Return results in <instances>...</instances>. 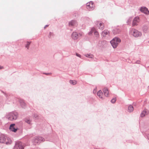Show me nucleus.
Instances as JSON below:
<instances>
[{
  "label": "nucleus",
  "instance_id": "aec40b11",
  "mask_svg": "<svg viewBox=\"0 0 149 149\" xmlns=\"http://www.w3.org/2000/svg\"><path fill=\"white\" fill-rule=\"evenodd\" d=\"M70 83L73 85H75L77 83V82L75 80H70Z\"/></svg>",
  "mask_w": 149,
  "mask_h": 149
},
{
  "label": "nucleus",
  "instance_id": "ddd939ff",
  "mask_svg": "<svg viewBox=\"0 0 149 149\" xmlns=\"http://www.w3.org/2000/svg\"><path fill=\"white\" fill-rule=\"evenodd\" d=\"M78 35L77 33L74 32L72 35V38L74 39H76L77 38Z\"/></svg>",
  "mask_w": 149,
  "mask_h": 149
},
{
  "label": "nucleus",
  "instance_id": "0eeeda50",
  "mask_svg": "<svg viewBox=\"0 0 149 149\" xmlns=\"http://www.w3.org/2000/svg\"><path fill=\"white\" fill-rule=\"evenodd\" d=\"M9 129L10 131L15 132L17 131V128L15 126V124H11L10 126Z\"/></svg>",
  "mask_w": 149,
  "mask_h": 149
},
{
  "label": "nucleus",
  "instance_id": "5701e85b",
  "mask_svg": "<svg viewBox=\"0 0 149 149\" xmlns=\"http://www.w3.org/2000/svg\"><path fill=\"white\" fill-rule=\"evenodd\" d=\"M116 98H113L111 100V102L112 103H114L116 101Z\"/></svg>",
  "mask_w": 149,
  "mask_h": 149
},
{
  "label": "nucleus",
  "instance_id": "f03ea898",
  "mask_svg": "<svg viewBox=\"0 0 149 149\" xmlns=\"http://www.w3.org/2000/svg\"><path fill=\"white\" fill-rule=\"evenodd\" d=\"M120 42V40L117 38H115L110 42L111 45L113 48H116L118 44Z\"/></svg>",
  "mask_w": 149,
  "mask_h": 149
},
{
  "label": "nucleus",
  "instance_id": "6e6552de",
  "mask_svg": "<svg viewBox=\"0 0 149 149\" xmlns=\"http://www.w3.org/2000/svg\"><path fill=\"white\" fill-rule=\"evenodd\" d=\"M139 19L138 17H136L135 18L133 21L132 26H134L137 25V23L139 22Z\"/></svg>",
  "mask_w": 149,
  "mask_h": 149
},
{
  "label": "nucleus",
  "instance_id": "7ed1b4c3",
  "mask_svg": "<svg viewBox=\"0 0 149 149\" xmlns=\"http://www.w3.org/2000/svg\"><path fill=\"white\" fill-rule=\"evenodd\" d=\"M130 34L132 35L135 37H138L141 36V33L138 31L137 30L132 29L130 31Z\"/></svg>",
  "mask_w": 149,
  "mask_h": 149
},
{
  "label": "nucleus",
  "instance_id": "4468645a",
  "mask_svg": "<svg viewBox=\"0 0 149 149\" xmlns=\"http://www.w3.org/2000/svg\"><path fill=\"white\" fill-rule=\"evenodd\" d=\"M147 114V111L146 110H144L141 114V116L142 117H144Z\"/></svg>",
  "mask_w": 149,
  "mask_h": 149
},
{
  "label": "nucleus",
  "instance_id": "9d476101",
  "mask_svg": "<svg viewBox=\"0 0 149 149\" xmlns=\"http://www.w3.org/2000/svg\"><path fill=\"white\" fill-rule=\"evenodd\" d=\"M97 26L101 30H103L104 28V24L101 22H98L97 24Z\"/></svg>",
  "mask_w": 149,
  "mask_h": 149
},
{
  "label": "nucleus",
  "instance_id": "cd10ccee",
  "mask_svg": "<svg viewBox=\"0 0 149 149\" xmlns=\"http://www.w3.org/2000/svg\"><path fill=\"white\" fill-rule=\"evenodd\" d=\"M76 55L77 56H78V57H81V56L79 54H78V53H76Z\"/></svg>",
  "mask_w": 149,
  "mask_h": 149
},
{
  "label": "nucleus",
  "instance_id": "a211bd4d",
  "mask_svg": "<svg viewBox=\"0 0 149 149\" xmlns=\"http://www.w3.org/2000/svg\"><path fill=\"white\" fill-rule=\"evenodd\" d=\"M128 110L130 112H131L132 111L134 110L133 107L131 105H130L128 107Z\"/></svg>",
  "mask_w": 149,
  "mask_h": 149
},
{
  "label": "nucleus",
  "instance_id": "b1692460",
  "mask_svg": "<svg viewBox=\"0 0 149 149\" xmlns=\"http://www.w3.org/2000/svg\"><path fill=\"white\" fill-rule=\"evenodd\" d=\"M94 32V34L95 36L96 37H97L98 36V33L95 30Z\"/></svg>",
  "mask_w": 149,
  "mask_h": 149
},
{
  "label": "nucleus",
  "instance_id": "f704fd0d",
  "mask_svg": "<svg viewBox=\"0 0 149 149\" xmlns=\"http://www.w3.org/2000/svg\"><path fill=\"white\" fill-rule=\"evenodd\" d=\"M139 61H138V63H139Z\"/></svg>",
  "mask_w": 149,
  "mask_h": 149
},
{
  "label": "nucleus",
  "instance_id": "2eb2a0df",
  "mask_svg": "<svg viewBox=\"0 0 149 149\" xmlns=\"http://www.w3.org/2000/svg\"><path fill=\"white\" fill-rule=\"evenodd\" d=\"M38 139V137H34L33 138L32 141L34 144H36V143L39 142Z\"/></svg>",
  "mask_w": 149,
  "mask_h": 149
},
{
  "label": "nucleus",
  "instance_id": "a878e982",
  "mask_svg": "<svg viewBox=\"0 0 149 149\" xmlns=\"http://www.w3.org/2000/svg\"><path fill=\"white\" fill-rule=\"evenodd\" d=\"M148 29V28L146 26L144 27L143 30L144 31L146 32Z\"/></svg>",
  "mask_w": 149,
  "mask_h": 149
},
{
  "label": "nucleus",
  "instance_id": "f3484780",
  "mask_svg": "<svg viewBox=\"0 0 149 149\" xmlns=\"http://www.w3.org/2000/svg\"><path fill=\"white\" fill-rule=\"evenodd\" d=\"M77 24L76 22L75 21H72L69 23L70 26H73Z\"/></svg>",
  "mask_w": 149,
  "mask_h": 149
},
{
  "label": "nucleus",
  "instance_id": "4be33fe9",
  "mask_svg": "<svg viewBox=\"0 0 149 149\" xmlns=\"http://www.w3.org/2000/svg\"><path fill=\"white\" fill-rule=\"evenodd\" d=\"M30 43H31L30 42H26V47L27 48V49H29V46Z\"/></svg>",
  "mask_w": 149,
  "mask_h": 149
},
{
  "label": "nucleus",
  "instance_id": "f257e3e1",
  "mask_svg": "<svg viewBox=\"0 0 149 149\" xmlns=\"http://www.w3.org/2000/svg\"><path fill=\"white\" fill-rule=\"evenodd\" d=\"M0 143H5L7 145L10 144L12 143L11 139L7 137L4 135H0Z\"/></svg>",
  "mask_w": 149,
  "mask_h": 149
},
{
  "label": "nucleus",
  "instance_id": "6ab92c4d",
  "mask_svg": "<svg viewBox=\"0 0 149 149\" xmlns=\"http://www.w3.org/2000/svg\"><path fill=\"white\" fill-rule=\"evenodd\" d=\"M38 138L39 142L45 141V139L41 137L38 136Z\"/></svg>",
  "mask_w": 149,
  "mask_h": 149
},
{
  "label": "nucleus",
  "instance_id": "f8f14e48",
  "mask_svg": "<svg viewBox=\"0 0 149 149\" xmlns=\"http://www.w3.org/2000/svg\"><path fill=\"white\" fill-rule=\"evenodd\" d=\"M97 95L101 99H103V94L102 91L100 90L98 91L97 93Z\"/></svg>",
  "mask_w": 149,
  "mask_h": 149
},
{
  "label": "nucleus",
  "instance_id": "c756f323",
  "mask_svg": "<svg viewBox=\"0 0 149 149\" xmlns=\"http://www.w3.org/2000/svg\"><path fill=\"white\" fill-rule=\"evenodd\" d=\"M44 74H46V75H50L51 74V73H44Z\"/></svg>",
  "mask_w": 149,
  "mask_h": 149
},
{
  "label": "nucleus",
  "instance_id": "20e7f679",
  "mask_svg": "<svg viewBox=\"0 0 149 149\" xmlns=\"http://www.w3.org/2000/svg\"><path fill=\"white\" fill-rule=\"evenodd\" d=\"M17 114L16 113L11 112L8 113L7 118L9 120H16L17 118Z\"/></svg>",
  "mask_w": 149,
  "mask_h": 149
},
{
  "label": "nucleus",
  "instance_id": "dca6fc26",
  "mask_svg": "<svg viewBox=\"0 0 149 149\" xmlns=\"http://www.w3.org/2000/svg\"><path fill=\"white\" fill-rule=\"evenodd\" d=\"M109 33V31L107 30H105L102 33V35L103 36H106V35L108 34Z\"/></svg>",
  "mask_w": 149,
  "mask_h": 149
},
{
  "label": "nucleus",
  "instance_id": "473e14b6",
  "mask_svg": "<svg viewBox=\"0 0 149 149\" xmlns=\"http://www.w3.org/2000/svg\"><path fill=\"white\" fill-rule=\"evenodd\" d=\"M23 102V105H24V104H25L24 103L23 101H22Z\"/></svg>",
  "mask_w": 149,
  "mask_h": 149
},
{
  "label": "nucleus",
  "instance_id": "1a4fd4ad",
  "mask_svg": "<svg viewBox=\"0 0 149 149\" xmlns=\"http://www.w3.org/2000/svg\"><path fill=\"white\" fill-rule=\"evenodd\" d=\"M140 11L145 14H148L149 11L147 8L145 7H141L140 9Z\"/></svg>",
  "mask_w": 149,
  "mask_h": 149
},
{
  "label": "nucleus",
  "instance_id": "9b49d317",
  "mask_svg": "<svg viewBox=\"0 0 149 149\" xmlns=\"http://www.w3.org/2000/svg\"><path fill=\"white\" fill-rule=\"evenodd\" d=\"M103 92L105 96L107 97L109 96V92L108 88H104L103 89Z\"/></svg>",
  "mask_w": 149,
  "mask_h": 149
},
{
  "label": "nucleus",
  "instance_id": "393cba45",
  "mask_svg": "<svg viewBox=\"0 0 149 149\" xmlns=\"http://www.w3.org/2000/svg\"><path fill=\"white\" fill-rule=\"evenodd\" d=\"M86 56L91 58H93V56L91 54H87V56Z\"/></svg>",
  "mask_w": 149,
  "mask_h": 149
},
{
  "label": "nucleus",
  "instance_id": "72a5a7b5",
  "mask_svg": "<svg viewBox=\"0 0 149 149\" xmlns=\"http://www.w3.org/2000/svg\"><path fill=\"white\" fill-rule=\"evenodd\" d=\"M148 138L149 139V135L148 136Z\"/></svg>",
  "mask_w": 149,
  "mask_h": 149
},
{
  "label": "nucleus",
  "instance_id": "c85d7f7f",
  "mask_svg": "<svg viewBox=\"0 0 149 149\" xmlns=\"http://www.w3.org/2000/svg\"><path fill=\"white\" fill-rule=\"evenodd\" d=\"M96 92V89H94L93 91V92L94 93H95Z\"/></svg>",
  "mask_w": 149,
  "mask_h": 149
},
{
  "label": "nucleus",
  "instance_id": "bb28decb",
  "mask_svg": "<svg viewBox=\"0 0 149 149\" xmlns=\"http://www.w3.org/2000/svg\"><path fill=\"white\" fill-rule=\"evenodd\" d=\"M25 122L29 124H30L31 121L29 120L26 119Z\"/></svg>",
  "mask_w": 149,
  "mask_h": 149
},
{
  "label": "nucleus",
  "instance_id": "39448f33",
  "mask_svg": "<svg viewBox=\"0 0 149 149\" xmlns=\"http://www.w3.org/2000/svg\"><path fill=\"white\" fill-rule=\"evenodd\" d=\"M25 146L24 144L20 142H16L14 147V149H24Z\"/></svg>",
  "mask_w": 149,
  "mask_h": 149
},
{
  "label": "nucleus",
  "instance_id": "7c9ffc66",
  "mask_svg": "<svg viewBox=\"0 0 149 149\" xmlns=\"http://www.w3.org/2000/svg\"><path fill=\"white\" fill-rule=\"evenodd\" d=\"M3 68V66H0V69H2Z\"/></svg>",
  "mask_w": 149,
  "mask_h": 149
},
{
  "label": "nucleus",
  "instance_id": "2f4dec72",
  "mask_svg": "<svg viewBox=\"0 0 149 149\" xmlns=\"http://www.w3.org/2000/svg\"><path fill=\"white\" fill-rule=\"evenodd\" d=\"M47 26H47V25H46V26L44 28H45V27H46Z\"/></svg>",
  "mask_w": 149,
  "mask_h": 149
},
{
  "label": "nucleus",
  "instance_id": "412c9836",
  "mask_svg": "<svg viewBox=\"0 0 149 149\" xmlns=\"http://www.w3.org/2000/svg\"><path fill=\"white\" fill-rule=\"evenodd\" d=\"M95 31V29L94 28H93L91 30L90 32L89 33V35H91L92 34L93 32H94Z\"/></svg>",
  "mask_w": 149,
  "mask_h": 149
},
{
  "label": "nucleus",
  "instance_id": "423d86ee",
  "mask_svg": "<svg viewBox=\"0 0 149 149\" xmlns=\"http://www.w3.org/2000/svg\"><path fill=\"white\" fill-rule=\"evenodd\" d=\"M95 7V5L92 1H90L86 4V8L89 10H93Z\"/></svg>",
  "mask_w": 149,
  "mask_h": 149
}]
</instances>
